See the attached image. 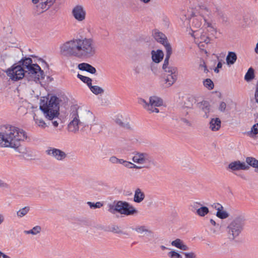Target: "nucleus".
Wrapping results in <instances>:
<instances>
[{"mask_svg": "<svg viewBox=\"0 0 258 258\" xmlns=\"http://www.w3.org/2000/svg\"><path fill=\"white\" fill-rule=\"evenodd\" d=\"M254 51L256 54H258V42L256 44V46L254 48Z\"/></svg>", "mask_w": 258, "mask_h": 258, "instance_id": "052dcab7", "label": "nucleus"}, {"mask_svg": "<svg viewBox=\"0 0 258 258\" xmlns=\"http://www.w3.org/2000/svg\"><path fill=\"white\" fill-rule=\"evenodd\" d=\"M222 62L220 61H219L217 64V68H218V69H220L222 68Z\"/></svg>", "mask_w": 258, "mask_h": 258, "instance_id": "bf43d9fd", "label": "nucleus"}, {"mask_svg": "<svg viewBox=\"0 0 258 258\" xmlns=\"http://www.w3.org/2000/svg\"><path fill=\"white\" fill-rule=\"evenodd\" d=\"M152 35L154 39L158 42L161 43L165 49L166 46H171L170 44L167 41L166 36L163 33L157 30H155L153 31Z\"/></svg>", "mask_w": 258, "mask_h": 258, "instance_id": "dca6fc26", "label": "nucleus"}, {"mask_svg": "<svg viewBox=\"0 0 258 258\" xmlns=\"http://www.w3.org/2000/svg\"><path fill=\"white\" fill-rule=\"evenodd\" d=\"M33 64L32 60L30 57H24L22 58L18 62V65L21 66L24 72H25Z\"/></svg>", "mask_w": 258, "mask_h": 258, "instance_id": "4be33fe9", "label": "nucleus"}, {"mask_svg": "<svg viewBox=\"0 0 258 258\" xmlns=\"http://www.w3.org/2000/svg\"><path fill=\"white\" fill-rule=\"evenodd\" d=\"M117 212L126 216L134 215L138 213V211L126 202L121 201L115 202Z\"/></svg>", "mask_w": 258, "mask_h": 258, "instance_id": "9d476101", "label": "nucleus"}, {"mask_svg": "<svg viewBox=\"0 0 258 258\" xmlns=\"http://www.w3.org/2000/svg\"><path fill=\"white\" fill-rule=\"evenodd\" d=\"M160 247H161V249H162V250H165V249H167V247H165V246H164V245H161V246H160Z\"/></svg>", "mask_w": 258, "mask_h": 258, "instance_id": "338daca9", "label": "nucleus"}, {"mask_svg": "<svg viewBox=\"0 0 258 258\" xmlns=\"http://www.w3.org/2000/svg\"><path fill=\"white\" fill-rule=\"evenodd\" d=\"M226 107V104L224 102H221L220 104L219 109L221 112H224L225 110Z\"/></svg>", "mask_w": 258, "mask_h": 258, "instance_id": "864d4df0", "label": "nucleus"}, {"mask_svg": "<svg viewBox=\"0 0 258 258\" xmlns=\"http://www.w3.org/2000/svg\"><path fill=\"white\" fill-rule=\"evenodd\" d=\"M217 206L218 207H215L217 210L216 213L217 217L221 219H224L228 218L229 217V214L226 211L222 210L223 208V207L219 204H217Z\"/></svg>", "mask_w": 258, "mask_h": 258, "instance_id": "bb28decb", "label": "nucleus"}, {"mask_svg": "<svg viewBox=\"0 0 258 258\" xmlns=\"http://www.w3.org/2000/svg\"><path fill=\"white\" fill-rule=\"evenodd\" d=\"M47 155L52 157L57 161H63L67 156V154L63 151L52 147H49L45 151Z\"/></svg>", "mask_w": 258, "mask_h": 258, "instance_id": "4468645a", "label": "nucleus"}, {"mask_svg": "<svg viewBox=\"0 0 258 258\" xmlns=\"http://www.w3.org/2000/svg\"><path fill=\"white\" fill-rule=\"evenodd\" d=\"M122 165H123L124 167L128 168H135L137 169H140L142 168L141 166H138L134 163H133L131 162L126 161L123 160Z\"/></svg>", "mask_w": 258, "mask_h": 258, "instance_id": "ea45409f", "label": "nucleus"}, {"mask_svg": "<svg viewBox=\"0 0 258 258\" xmlns=\"http://www.w3.org/2000/svg\"><path fill=\"white\" fill-rule=\"evenodd\" d=\"M236 59L237 55L234 52L231 51L228 52L226 58L227 63L228 65L234 64Z\"/></svg>", "mask_w": 258, "mask_h": 258, "instance_id": "c756f323", "label": "nucleus"}, {"mask_svg": "<svg viewBox=\"0 0 258 258\" xmlns=\"http://www.w3.org/2000/svg\"><path fill=\"white\" fill-rule=\"evenodd\" d=\"M77 77L78 78H79L82 82H83L85 83H86L88 85V86L89 87V86L92 84V79L89 77L84 76L82 75H80L79 74H78Z\"/></svg>", "mask_w": 258, "mask_h": 258, "instance_id": "79ce46f5", "label": "nucleus"}, {"mask_svg": "<svg viewBox=\"0 0 258 258\" xmlns=\"http://www.w3.org/2000/svg\"><path fill=\"white\" fill-rule=\"evenodd\" d=\"M166 56L164 60V63L163 64L162 69L166 68V67L169 66V60L170 57V55L172 54V50L171 46L167 45L166 47Z\"/></svg>", "mask_w": 258, "mask_h": 258, "instance_id": "cd10ccee", "label": "nucleus"}, {"mask_svg": "<svg viewBox=\"0 0 258 258\" xmlns=\"http://www.w3.org/2000/svg\"><path fill=\"white\" fill-rule=\"evenodd\" d=\"M41 231V227L40 226H36L34 227L32 229L29 230L25 231L24 232L27 234L36 235L39 233Z\"/></svg>", "mask_w": 258, "mask_h": 258, "instance_id": "4c0bfd02", "label": "nucleus"}, {"mask_svg": "<svg viewBox=\"0 0 258 258\" xmlns=\"http://www.w3.org/2000/svg\"><path fill=\"white\" fill-rule=\"evenodd\" d=\"M30 210V208L29 206L23 207L17 212V216L19 218H22L26 215Z\"/></svg>", "mask_w": 258, "mask_h": 258, "instance_id": "f704fd0d", "label": "nucleus"}, {"mask_svg": "<svg viewBox=\"0 0 258 258\" xmlns=\"http://www.w3.org/2000/svg\"><path fill=\"white\" fill-rule=\"evenodd\" d=\"M214 71L215 72H216V73H219V69L218 68H216L215 69H214Z\"/></svg>", "mask_w": 258, "mask_h": 258, "instance_id": "774afa93", "label": "nucleus"}, {"mask_svg": "<svg viewBox=\"0 0 258 258\" xmlns=\"http://www.w3.org/2000/svg\"><path fill=\"white\" fill-rule=\"evenodd\" d=\"M33 118L35 123L39 127L44 128L47 126L46 123L44 122L43 119L40 118L37 114H34L33 116Z\"/></svg>", "mask_w": 258, "mask_h": 258, "instance_id": "2f4dec72", "label": "nucleus"}, {"mask_svg": "<svg viewBox=\"0 0 258 258\" xmlns=\"http://www.w3.org/2000/svg\"><path fill=\"white\" fill-rule=\"evenodd\" d=\"M142 2H143L145 4H147L150 2L151 0H140Z\"/></svg>", "mask_w": 258, "mask_h": 258, "instance_id": "0e129e2a", "label": "nucleus"}, {"mask_svg": "<svg viewBox=\"0 0 258 258\" xmlns=\"http://www.w3.org/2000/svg\"><path fill=\"white\" fill-rule=\"evenodd\" d=\"M78 68L81 71H86L92 74H94L96 72V70L94 67L85 62L79 64Z\"/></svg>", "mask_w": 258, "mask_h": 258, "instance_id": "aec40b11", "label": "nucleus"}, {"mask_svg": "<svg viewBox=\"0 0 258 258\" xmlns=\"http://www.w3.org/2000/svg\"><path fill=\"white\" fill-rule=\"evenodd\" d=\"M208 8L205 6H199L196 8V10L191 15V17L189 20V29L191 31L190 33H196L200 29L203 23H205L207 20L204 16V14L208 12Z\"/></svg>", "mask_w": 258, "mask_h": 258, "instance_id": "7ed1b4c3", "label": "nucleus"}, {"mask_svg": "<svg viewBox=\"0 0 258 258\" xmlns=\"http://www.w3.org/2000/svg\"><path fill=\"white\" fill-rule=\"evenodd\" d=\"M96 51L94 40L83 36L68 41L60 47L62 55L79 58L92 57L95 55Z\"/></svg>", "mask_w": 258, "mask_h": 258, "instance_id": "f257e3e1", "label": "nucleus"}, {"mask_svg": "<svg viewBox=\"0 0 258 258\" xmlns=\"http://www.w3.org/2000/svg\"><path fill=\"white\" fill-rule=\"evenodd\" d=\"M170 258H182V255L175 250H171L168 253Z\"/></svg>", "mask_w": 258, "mask_h": 258, "instance_id": "de8ad7c7", "label": "nucleus"}, {"mask_svg": "<svg viewBox=\"0 0 258 258\" xmlns=\"http://www.w3.org/2000/svg\"><path fill=\"white\" fill-rule=\"evenodd\" d=\"M123 159H118L116 156H113L109 158V161L112 164H122Z\"/></svg>", "mask_w": 258, "mask_h": 258, "instance_id": "49530a36", "label": "nucleus"}, {"mask_svg": "<svg viewBox=\"0 0 258 258\" xmlns=\"http://www.w3.org/2000/svg\"><path fill=\"white\" fill-rule=\"evenodd\" d=\"M258 134V123L254 124L251 128L250 131L247 133L248 135L252 138L256 137Z\"/></svg>", "mask_w": 258, "mask_h": 258, "instance_id": "e433bc0d", "label": "nucleus"}, {"mask_svg": "<svg viewBox=\"0 0 258 258\" xmlns=\"http://www.w3.org/2000/svg\"><path fill=\"white\" fill-rule=\"evenodd\" d=\"M115 122L120 126L124 127L126 129H130L131 126L128 122H123L121 116H118L115 119Z\"/></svg>", "mask_w": 258, "mask_h": 258, "instance_id": "7c9ffc66", "label": "nucleus"}, {"mask_svg": "<svg viewBox=\"0 0 258 258\" xmlns=\"http://www.w3.org/2000/svg\"><path fill=\"white\" fill-rule=\"evenodd\" d=\"M203 26L207 29V31H208L211 35H214L216 33L215 28L212 25L211 23L208 21H205L204 23Z\"/></svg>", "mask_w": 258, "mask_h": 258, "instance_id": "c9c22d12", "label": "nucleus"}, {"mask_svg": "<svg viewBox=\"0 0 258 258\" xmlns=\"http://www.w3.org/2000/svg\"><path fill=\"white\" fill-rule=\"evenodd\" d=\"M228 168L230 169L232 172H233L240 170H247L249 169V166L247 165L244 162L237 160L229 163Z\"/></svg>", "mask_w": 258, "mask_h": 258, "instance_id": "2eb2a0df", "label": "nucleus"}, {"mask_svg": "<svg viewBox=\"0 0 258 258\" xmlns=\"http://www.w3.org/2000/svg\"><path fill=\"white\" fill-rule=\"evenodd\" d=\"M199 70L203 71L204 73L207 74L209 70L207 68L205 62L204 60H201L199 64Z\"/></svg>", "mask_w": 258, "mask_h": 258, "instance_id": "a18cd8bd", "label": "nucleus"}, {"mask_svg": "<svg viewBox=\"0 0 258 258\" xmlns=\"http://www.w3.org/2000/svg\"><path fill=\"white\" fill-rule=\"evenodd\" d=\"M139 103L150 113H158L159 110L157 107L163 105L162 100L157 96L150 97L149 103L143 99H140Z\"/></svg>", "mask_w": 258, "mask_h": 258, "instance_id": "0eeeda50", "label": "nucleus"}, {"mask_svg": "<svg viewBox=\"0 0 258 258\" xmlns=\"http://www.w3.org/2000/svg\"><path fill=\"white\" fill-rule=\"evenodd\" d=\"M25 72L21 66L18 64L13 65L6 71L7 76L14 81H18L25 77Z\"/></svg>", "mask_w": 258, "mask_h": 258, "instance_id": "9b49d317", "label": "nucleus"}, {"mask_svg": "<svg viewBox=\"0 0 258 258\" xmlns=\"http://www.w3.org/2000/svg\"><path fill=\"white\" fill-rule=\"evenodd\" d=\"M199 205H201L200 203H194V208H195V209H197L198 208V206Z\"/></svg>", "mask_w": 258, "mask_h": 258, "instance_id": "680f3d73", "label": "nucleus"}, {"mask_svg": "<svg viewBox=\"0 0 258 258\" xmlns=\"http://www.w3.org/2000/svg\"><path fill=\"white\" fill-rule=\"evenodd\" d=\"M87 204L91 208L96 209V208H100L103 206V204L98 202L96 203H92L91 202H88Z\"/></svg>", "mask_w": 258, "mask_h": 258, "instance_id": "8fccbe9b", "label": "nucleus"}, {"mask_svg": "<svg viewBox=\"0 0 258 258\" xmlns=\"http://www.w3.org/2000/svg\"><path fill=\"white\" fill-rule=\"evenodd\" d=\"M217 12H218V14L219 16H223V15L222 12H221V11H219V10H218V9H217Z\"/></svg>", "mask_w": 258, "mask_h": 258, "instance_id": "69168bd1", "label": "nucleus"}, {"mask_svg": "<svg viewBox=\"0 0 258 258\" xmlns=\"http://www.w3.org/2000/svg\"><path fill=\"white\" fill-rule=\"evenodd\" d=\"M245 219L243 216L234 219L228 225L226 231L230 239L234 240L243 230Z\"/></svg>", "mask_w": 258, "mask_h": 258, "instance_id": "39448f33", "label": "nucleus"}, {"mask_svg": "<svg viewBox=\"0 0 258 258\" xmlns=\"http://www.w3.org/2000/svg\"><path fill=\"white\" fill-rule=\"evenodd\" d=\"M199 108L204 113L203 117L208 118L211 111V106L209 103L206 101H203L198 104Z\"/></svg>", "mask_w": 258, "mask_h": 258, "instance_id": "6ab92c4d", "label": "nucleus"}, {"mask_svg": "<svg viewBox=\"0 0 258 258\" xmlns=\"http://www.w3.org/2000/svg\"><path fill=\"white\" fill-rule=\"evenodd\" d=\"M182 122L185 124L186 125L188 126H191L192 125V123L190 121H189L188 119L185 118H181L180 119Z\"/></svg>", "mask_w": 258, "mask_h": 258, "instance_id": "5fc2aeb1", "label": "nucleus"}, {"mask_svg": "<svg viewBox=\"0 0 258 258\" xmlns=\"http://www.w3.org/2000/svg\"><path fill=\"white\" fill-rule=\"evenodd\" d=\"M204 86L209 90H212L214 88V85L213 81L210 79H206L203 81Z\"/></svg>", "mask_w": 258, "mask_h": 258, "instance_id": "37998d69", "label": "nucleus"}, {"mask_svg": "<svg viewBox=\"0 0 258 258\" xmlns=\"http://www.w3.org/2000/svg\"><path fill=\"white\" fill-rule=\"evenodd\" d=\"M185 256V258H197V254L193 251L183 252L182 253Z\"/></svg>", "mask_w": 258, "mask_h": 258, "instance_id": "3c124183", "label": "nucleus"}, {"mask_svg": "<svg viewBox=\"0 0 258 258\" xmlns=\"http://www.w3.org/2000/svg\"><path fill=\"white\" fill-rule=\"evenodd\" d=\"M245 161L247 165L250 166L255 168V171L258 172V160L252 157H247L246 158Z\"/></svg>", "mask_w": 258, "mask_h": 258, "instance_id": "c85d7f7f", "label": "nucleus"}, {"mask_svg": "<svg viewBox=\"0 0 258 258\" xmlns=\"http://www.w3.org/2000/svg\"><path fill=\"white\" fill-rule=\"evenodd\" d=\"M171 245L182 250H188L189 248L180 239H176L171 242Z\"/></svg>", "mask_w": 258, "mask_h": 258, "instance_id": "b1692460", "label": "nucleus"}, {"mask_svg": "<svg viewBox=\"0 0 258 258\" xmlns=\"http://www.w3.org/2000/svg\"><path fill=\"white\" fill-rule=\"evenodd\" d=\"M111 231L115 233L118 234L122 233V231L120 229V228L118 226L116 225H114L112 227Z\"/></svg>", "mask_w": 258, "mask_h": 258, "instance_id": "603ef678", "label": "nucleus"}, {"mask_svg": "<svg viewBox=\"0 0 258 258\" xmlns=\"http://www.w3.org/2000/svg\"><path fill=\"white\" fill-rule=\"evenodd\" d=\"M26 139V133L22 129L7 125L4 126L0 132V147L13 148L21 152L19 149L21 143Z\"/></svg>", "mask_w": 258, "mask_h": 258, "instance_id": "f03ea898", "label": "nucleus"}, {"mask_svg": "<svg viewBox=\"0 0 258 258\" xmlns=\"http://www.w3.org/2000/svg\"><path fill=\"white\" fill-rule=\"evenodd\" d=\"M58 98L56 96H51L45 103L41 102L40 110L43 112L45 118L48 120H53L57 117L59 114Z\"/></svg>", "mask_w": 258, "mask_h": 258, "instance_id": "20e7f679", "label": "nucleus"}, {"mask_svg": "<svg viewBox=\"0 0 258 258\" xmlns=\"http://www.w3.org/2000/svg\"><path fill=\"white\" fill-rule=\"evenodd\" d=\"M209 212V209L205 206L202 207L197 209V214L201 217H204Z\"/></svg>", "mask_w": 258, "mask_h": 258, "instance_id": "58836bf2", "label": "nucleus"}, {"mask_svg": "<svg viewBox=\"0 0 258 258\" xmlns=\"http://www.w3.org/2000/svg\"><path fill=\"white\" fill-rule=\"evenodd\" d=\"M89 88L91 91L95 95H98L102 94L104 92V90L98 86H92V84L89 86Z\"/></svg>", "mask_w": 258, "mask_h": 258, "instance_id": "a19ab883", "label": "nucleus"}, {"mask_svg": "<svg viewBox=\"0 0 258 258\" xmlns=\"http://www.w3.org/2000/svg\"><path fill=\"white\" fill-rule=\"evenodd\" d=\"M0 187L8 188L9 185L3 180L0 179Z\"/></svg>", "mask_w": 258, "mask_h": 258, "instance_id": "6e6d98bb", "label": "nucleus"}, {"mask_svg": "<svg viewBox=\"0 0 258 258\" xmlns=\"http://www.w3.org/2000/svg\"><path fill=\"white\" fill-rule=\"evenodd\" d=\"M25 74H26L25 77L29 78V80H33L36 82L40 80L43 79L45 77L44 72L36 63H33L31 66H29L28 70L25 71Z\"/></svg>", "mask_w": 258, "mask_h": 258, "instance_id": "1a4fd4ad", "label": "nucleus"}, {"mask_svg": "<svg viewBox=\"0 0 258 258\" xmlns=\"http://www.w3.org/2000/svg\"><path fill=\"white\" fill-rule=\"evenodd\" d=\"M152 60L155 63L160 62L163 58V52L160 49L151 51Z\"/></svg>", "mask_w": 258, "mask_h": 258, "instance_id": "412c9836", "label": "nucleus"}, {"mask_svg": "<svg viewBox=\"0 0 258 258\" xmlns=\"http://www.w3.org/2000/svg\"><path fill=\"white\" fill-rule=\"evenodd\" d=\"M134 163L143 165V167L150 168L151 165L154 164L153 157L148 153L146 152H136L132 158ZM142 168V166H141Z\"/></svg>", "mask_w": 258, "mask_h": 258, "instance_id": "6e6552de", "label": "nucleus"}, {"mask_svg": "<svg viewBox=\"0 0 258 258\" xmlns=\"http://www.w3.org/2000/svg\"><path fill=\"white\" fill-rule=\"evenodd\" d=\"M190 34L195 39H198L200 43L205 42V43L208 44L210 42L209 36H207L204 34H202L199 35V34L196 32V34L190 33Z\"/></svg>", "mask_w": 258, "mask_h": 258, "instance_id": "a878e982", "label": "nucleus"}, {"mask_svg": "<svg viewBox=\"0 0 258 258\" xmlns=\"http://www.w3.org/2000/svg\"><path fill=\"white\" fill-rule=\"evenodd\" d=\"M210 222L212 225L214 226V228H212L211 231L212 233L214 234H218L220 229V226L219 224L217 223L214 219H211Z\"/></svg>", "mask_w": 258, "mask_h": 258, "instance_id": "473e14b6", "label": "nucleus"}, {"mask_svg": "<svg viewBox=\"0 0 258 258\" xmlns=\"http://www.w3.org/2000/svg\"><path fill=\"white\" fill-rule=\"evenodd\" d=\"M254 71L253 68H250L244 76V79L247 82H249L254 78Z\"/></svg>", "mask_w": 258, "mask_h": 258, "instance_id": "72a5a7b5", "label": "nucleus"}, {"mask_svg": "<svg viewBox=\"0 0 258 258\" xmlns=\"http://www.w3.org/2000/svg\"><path fill=\"white\" fill-rule=\"evenodd\" d=\"M177 74H167L162 80V86L165 88L171 86L177 79Z\"/></svg>", "mask_w": 258, "mask_h": 258, "instance_id": "a211bd4d", "label": "nucleus"}, {"mask_svg": "<svg viewBox=\"0 0 258 258\" xmlns=\"http://www.w3.org/2000/svg\"><path fill=\"white\" fill-rule=\"evenodd\" d=\"M133 230L142 236L146 235L147 236L149 237H154L153 232L150 230L148 227L145 225L137 226L135 228H133Z\"/></svg>", "mask_w": 258, "mask_h": 258, "instance_id": "f3484780", "label": "nucleus"}, {"mask_svg": "<svg viewBox=\"0 0 258 258\" xmlns=\"http://www.w3.org/2000/svg\"><path fill=\"white\" fill-rule=\"evenodd\" d=\"M89 116H91V114L88 112L86 115L80 117L78 110L77 109L73 110L70 114L72 120L68 125L69 131L76 133L79 130V125L88 124Z\"/></svg>", "mask_w": 258, "mask_h": 258, "instance_id": "423d86ee", "label": "nucleus"}, {"mask_svg": "<svg viewBox=\"0 0 258 258\" xmlns=\"http://www.w3.org/2000/svg\"><path fill=\"white\" fill-rule=\"evenodd\" d=\"M163 70L168 74H178L177 68L175 67L168 66L166 67V68L163 69Z\"/></svg>", "mask_w": 258, "mask_h": 258, "instance_id": "c03bdc74", "label": "nucleus"}, {"mask_svg": "<svg viewBox=\"0 0 258 258\" xmlns=\"http://www.w3.org/2000/svg\"><path fill=\"white\" fill-rule=\"evenodd\" d=\"M72 15L78 22H84L86 18V11L85 8L81 5H76L72 10Z\"/></svg>", "mask_w": 258, "mask_h": 258, "instance_id": "ddd939ff", "label": "nucleus"}, {"mask_svg": "<svg viewBox=\"0 0 258 258\" xmlns=\"http://www.w3.org/2000/svg\"><path fill=\"white\" fill-rule=\"evenodd\" d=\"M4 217L2 215H0V225L2 223V222L4 221Z\"/></svg>", "mask_w": 258, "mask_h": 258, "instance_id": "e2e57ef3", "label": "nucleus"}, {"mask_svg": "<svg viewBox=\"0 0 258 258\" xmlns=\"http://www.w3.org/2000/svg\"><path fill=\"white\" fill-rule=\"evenodd\" d=\"M144 193L140 188H137L135 191L134 201L137 203L142 202L145 199Z\"/></svg>", "mask_w": 258, "mask_h": 258, "instance_id": "393cba45", "label": "nucleus"}, {"mask_svg": "<svg viewBox=\"0 0 258 258\" xmlns=\"http://www.w3.org/2000/svg\"><path fill=\"white\" fill-rule=\"evenodd\" d=\"M115 202H114L112 204H109L108 205V211L111 214H114L117 212L116 208L115 207Z\"/></svg>", "mask_w": 258, "mask_h": 258, "instance_id": "09e8293b", "label": "nucleus"}, {"mask_svg": "<svg viewBox=\"0 0 258 258\" xmlns=\"http://www.w3.org/2000/svg\"><path fill=\"white\" fill-rule=\"evenodd\" d=\"M221 121L219 118H212L209 123V128L212 131H217L221 127Z\"/></svg>", "mask_w": 258, "mask_h": 258, "instance_id": "5701e85b", "label": "nucleus"}, {"mask_svg": "<svg viewBox=\"0 0 258 258\" xmlns=\"http://www.w3.org/2000/svg\"><path fill=\"white\" fill-rule=\"evenodd\" d=\"M52 123L55 127H57L58 125V123L56 120L52 121Z\"/></svg>", "mask_w": 258, "mask_h": 258, "instance_id": "13d9d810", "label": "nucleus"}, {"mask_svg": "<svg viewBox=\"0 0 258 258\" xmlns=\"http://www.w3.org/2000/svg\"><path fill=\"white\" fill-rule=\"evenodd\" d=\"M56 0H32V3L36 5L34 8L36 14H40L48 10Z\"/></svg>", "mask_w": 258, "mask_h": 258, "instance_id": "f8f14e48", "label": "nucleus"}, {"mask_svg": "<svg viewBox=\"0 0 258 258\" xmlns=\"http://www.w3.org/2000/svg\"><path fill=\"white\" fill-rule=\"evenodd\" d=\"M0 258H11L9 256L5 254L0 251Z\"/></svg>", "mask_w": 258, "mask_h": 258, "instance_id": "4d7b16f0", "label": "nucleus"}]
</instances>
